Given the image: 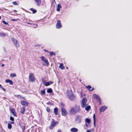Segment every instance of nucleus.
<instances>
[{"mask_svg":"<svg viewBox=\"0 0 132 132\" xmlns=\"http://www.w3.org/2000/svg\"><path fill=\"white\" fill-rule=\"evenodd\" d=\"M0 35L2 36H6V34L3 32H2L0 33Z\"/></svg>","mask_w":132,"mask_h":132,"instance_id":"nucleus-35","label":"nucleus"},{"mask_svg":"<svg viewBox=\"0 0 132 132\" xmlns=\"http://www.w3.org/2000/svg\"><path fill=\"white\" fill-rule=\"evenodd\" d=\"M52 92L53 90L51 88L48 89L47 90V92L48 93H51Z\"/></svg>","mask_w":132,"mask_h":132,"instance_id":"nucleus-27","label":"nucleus"},{"mask_svg":"<svg viewBox=\"0 0 132 132\" xmlns=\"http://www.w3.org/2000/svg\"><path fill=\"white\" fill-rule=\"evenodd\" d=\"M68 98L70 100H73L75 98V97L72 95H69Z\"/></svg>","mask_w":132,"mask_h":132,"instance_id":"nucleus-23","label":"nucleus"},{"mask_svg":"<svg viewBox=\"0 0 132 132\" xmlns=\"http://www.w3.org/2000/svg\"><path fill=\"white\" fill-rule=\"evenodd\" d=\"M35 1L37 5L38 6L40 5L42 2L41 0H35Z\"/></svg>","mask_w":132,"mask_h":132,"instance_id":"nucleus-17","label":"nucleus"},{"mask_svg":"<svg viewBox=\"0 0 132 132\" xmlns=\"http://www.w3.org/2000/svg\"><path fill=\"white\" fill-rule=\"evenodd\" d=\"M86 87L87 89L89 91L92 92L94 89V88H92L91 86H90L88 85L87 86H86Z\"/></svg>","mask_w":132,"mask_h":132,"instance_id":"nucleus-15","label":"nucleus"},{"mask_svg":"<svg viewBox=\"0 0 132 132\" xmlns=\"http://www.w3.org/2000/svg\"><path fill=\"white\" fill-rule=\"evenodd\" d=\"M40 93H41V95H45V89H44L43 90H40Z\"/></svg>","mask_w":132,"mask_h":132,"instance_id":"nucleus-24","label":"nucleus"},{"mask_svg":"<svg viewBox=\"0 0 132 132\" xmlns=\"http://www.w3.org/2000/svg\"><path fill=\"white\" fill-rule=\"evenodd\" d=\"M21 103L23 106L26 107L28 105L29 103L27 101H21Z\"/></svg>","mask_w":132,"mask_h":132,"instance_id":"nucleus-10","label":"nucleus"},{"mask_svg":"<svg viewBox=\"0 0 132 132\" xmlns=\"http://www.w3.org/2000/svg\"><path fill=\"white\" fill-rule=\"evenodd\" d=\"M10 119L11 120L13 121H14V119L13 117H10Z\"/></svg>","mask_w":132,"mask_h":132,"instance_id":"nucleus-37","label":"nucleus"},{"mask_svg":"<svg viewBox=\"0 0 132 132\" xmlns=\"http://www.w3.org/2000/svg\"><path fill=\"white\" fill-rule=\"evenodd\" d=\"M57 132H61V131L60 130H58Z\"/></svg>","mask_w":132,"mask_h":132,"instance_id":"nucleus-45","label":"nucleus"},{"mask_svg":"<svg viewBox=\"0 0 132 132\" xmlns=\"http://www.w3.org/2000/svg\"><path fill=\"white\" fill-rule=\"evenodd\" d=\"M85 121L86 122L89 123L90 122V120L89 119L86 118L85 119Z\"/></svg>","mask_w":132,"mask_h":132,"instance_id":"nucleus-32","label":"nucleus"},{"mask_svg":"<svg viewBox=\"0 0 132 132\" xmlns=\"http://www.w3.org/2000/svg\"><path fill=\"white\" fill-rule=\"evenodd\" d=\"M16 76V75L15 73H11L10 75V76L11 78H13Z\"/></svg>","mask_w":132,"mask_h":132,"instance_id":"nucleus-31","label":"nucleus"},{"mask_svg":"<svg viewBox=\"0 0 132 132\" xmlns=\"http://www.w3.org/2000/svg\"><path fill=\"white\" fill-rule=\"evenodd\" d=\"M12 40L14 43L15 46L16 47H18L19 46V45L17 40H15V39L13 38L12 39Z\"/></svg>","mask_w":132,"mask_h":132,"instance_id":"nucleus-11","label":"nucleus"},{"mask_svg":"<svg viewBox=\"0 0 132 132\" xmlns=\"http://www.w3.org/2000/svg\"><path fill=\"white\" fill-rule=\"evenodd\" d=\"M11 20L12 21H16L17 20L15 19H11Z\"/></svg>","mask_w":132,"mask_h":132,"instance_id":"nucleus-44","label":"nucleus"},{"mask_svg":"<svg viewBox=\"0 0 132 132\" xmlns=\"http://www.w3.org/2000/svg\"><path fill=\"white\" fill-rule=\"evenodd\" d=\"M46 110L48 112H49L50 111V109L48 107H47Z\"/></svg>","mask_w":132,"mask_h":132,"instance_id":"nucleus-39","label":"nucleus"},{"mask_svg":"<svg viewBox=\"0 0 132 132\" xmlns=\"http://www.w3.org/2000/svg\"><path fill=\"white\" fill-rule=\"evenodd\" d=\"M93 118L94 119V125H95V120H96V119H95V114H93Z\"/></svg>","mask_w":132,"mask_h":132,"instance_id":"nucleus-29","label":"nucleus"},{"mask_svg":"<svg viewBox=\"0 0 132 132\" xmlns=\"http://www.w3.org/2000/svg\"><path fill=\"white\" fill-rule=\"evenodd\" d=\"M17 11L16 10H14V12H17Z\"/></svg>","mask_w":132,"mask_h":132,"instance_id":"nucleus-47","label":"nucleus"},{"mask_svg":"<svg viewBox=\"0 0 132 132\" xmlns=\"http://www.w3.org/2000/svg\"><path fill=\"white\" fill-rule=\"evenodd\" d=\"M59 67L61 69L63 70L65 69V67L63 65V64L62 63L60 64V65Z\"/></svg>","mask_w":132,"mask_h":132,"instance_id":"nucleus-22","label":"nucleus"},{"mask_svg":"<svg viewBox=\"0 0 132 132\" xmlns=\"http://www.w3.org/2000/svg\"><path fill=\"white\" fill-rule=\"evenodd\" d=\"M30 10L33 13H35L37 12V11L36 10L34 9L33 8H31Z\"/></svg>","mask_w":132,"mask_h":132,"instance_id":"nucleus-25","label":"nucleus"},{"mask_svg":"<svg viewBox=\"0 0 132 132\" xmlns=\"http://www.w3.org/2000/svg\"><path fill=\"white\" fill-rule=\"evenodd\" d=\"M58 121H55L54 119H53L51 121V125L49 127V128L50 129H53L54 127L56 126V125H58Z\"/></svg>","mask_w":132,"mask_h":132,"instance_id":"nucleus-2","label":"nucleus"},{"mask_svg":"<svg viewBox=\"0 0 132 132\" xmlns=\"http://www.w3.org/2000/svg\"><path fill=\"white\" fill-rule=\"evenodd\" d=\"M5 81L6 83H9L10 85H12L13 84V81L10 79H7Z\"/></svg>","mask_w":132,"mask_h":132,"instance_id":"nucleus-21","label":"nucleus"},{"mask_svg":"<svg viewBox=\"0 0 132 132\" xmlns=\"http://www.w3.org/2000/svg\"><path fill=\"white\" fill-rule=\"evenodd\" d=\"M107 108V107L105 106H102L100 108L99 110L100 113L103 112Z\"/></svg>","mask_w":132,"mask_h":132,"instance_id":"nucleus-12","label":"nucleus"},{"mask_svg":"<svg viewBox=\"0 0 132 132\" xmlns=\"http://www.w3.org/2000/svg\"><path fill=\"white\" fill-rule=\"evenodd\" d=\"M3 22L5 25L9 24L8 23H7L5 21H3Z\"/></svg>","mask_w":132,"mask_h":132,"instance_id":"nucleus-40","label":"nucleus"},{"mask_svg":"<svg viewBox=\"0 0 132 132\" xmlns=\"http://www.w3.org/2000/svg\"><path fill=\"white\" fill-rule=\"evenodd\" d=\"M27 24H32L29 23H27ZM33 25L34 26H35V27H34L35 28H36L37 26V25L36 24H33Z\"/></svg>","mask_w":132,"mask_h":132,"instance_id":"nucleus-34","label":"nucleus"},{"mask_svg":"<svg viewBox=\"0 0 132 132\" xmlns=\"http://www.w3.org/2000/svg\"><path fill=\"white\" fill-rule=\"evenodd\" d=\"M4 66V64H2V65H1V67H3Z\"/></svg>","mask_w":132,"mask_h":132,"instance_id":"nucleus-46","label":"nucleus"},{"mask_svg":"<svg viewBox=\"0 0 132 132\" xmlns=\"http://www.w3.org/2000/svg\"><path fill=\"white\" fill-rule=\"evenodd\" d=\"M8 128L9 129H11L12 128V126L10 123H9L7 125Z\"/></svg>","mask_w":132,"mask_h":132,"instance_id":"nucleus-30","label":"nucleus"},{"mask_svg":"<svg viewBox=\"0 0 132 132\" xmlns=\"http://www.w3.org/2000/svg\"><path fill=\"white\" fill-rule=\"evenodd\" d=\"M80 111V106L76 105L70 109L69 111V113L71 115H75L77 113H79Z\"/></svg>","mask_w":132,"mask_h":132,"instance_id":"nucleus-1","label":"nucleus"},{"mask_svg":"<svg viewBox=\"0 0 132 132\" xmlns=\"http://www.w3.org/2000/svg\"><path fill=\"white\" fill-rule=\"evenodd\" d=\"M77 1H78V0H77Z\"/></svg>","mask_w":132,"mask_h":132,"instance_id":"nucleus-49","label":"nucleus"},{"mask_svg":"<svg viewBox=\"0 0 132 132\" xmlns=\"http://www.w3.org/2000/svg\"><path fill=\"white\" fill-rule=\"evenodd\" d=\"M86 131L87 132H92L90 130H87Z\"/></svg>","mask_w":132,"mask_h":132,"instance_id":"nucleus-43","label":"nucleus"},{"mask_svg":"<svg viewBox=\"0 0 132 132\" xmlns=\"http://www.w3.org/2000/svg\"><path fill=\"white\" fill-rule=\"evenodd\" d=\"M52 84H53V82L52 81H50L48 82H46L45 83H44V84L46 86H47L51 85Z\"/></svg>","mask_w":132,"mask_h":132,"instance_id":"nucleus-18","label":"nucleus"},{"mask_svg":"<svg viewBox=\"0 0 132 132\" xmlns=\"http://www.w3.org/2000/svg\"><path fill=\"white\" fill-rule=\"evenodd\" d=\"M25 108L24 107H22L20 109V113L22 114H24L25 111Z\"/></svg>","mask_w":132,"mask_h":132,"instance_id":"nucleus-14","label":"nucleus"},{"mask_svg":"<svg viewBox=\"0 0 132 132\" xmlns=\"http://www.w3.org/2000/svg\"><path fill=\"white\" fill-rule=\"evenodd\" d=\"M85 107V110L87 111H88L91 109V106L90 105H88Z\"/></svg>","mask_w":132,"mask_h":132,"instance_id":"nucleus-26","label":"nucleus"},{"mask_svg":"<svg viewBox=\"0 0 132 132\" xmlns=\"http://www.w3.org/2000/svg\"><path fill=\"white\" fill-rule=\"evenodd\" d=\"M61 8L62 6L61 4H58L56 7V11L58 12H59L60 11V9Z\"/></svg>","mask_w":132,"mask_h":132,"instance_id":"nucleus-19","label":"nucleus"},{"mask_svg":"<svg viewBox=\"0 0 132 132\" xmlns=\"http://www.w3.org/2000/svg\"><path fill=\"white\" fill-rule=\"evenodd\" d=\"M42 61H43L46 64V65L48 66L49 65V63L47 60L46 59L45 57L43 56H41L40 57Z\"/></svg>","mask_w":132,"mask_h":132,"instance_id":"nucleus-7","label":"nucleus"},{"mask_svg":"<svg viewBox=\"0 0 132 132\" xmlns=\"http://www.w3.org/2000/svg\"><path fill=\"white\" fill-rule=\"evenodd\" d=\"M13 4L15 5H18V4L17 2L16 1L13 2H12Z\"/></svg>","mask_w":132,"mask_h":132,"instance_id":"nucleus-36","label":"nucleus"},{"mask_svg":"<svg viewBox=\"0 0 132 132\" xmlns=\"http://www.w3.org/2000/svg\"><path fill=\"white\" fill-rule=\"evenodd\" d=\"M78 129L76 128H72L70 129V131L72 132H77Z\"/></svg>","mask_w":132,"mask_h":132,"instance_id":"nucleus-20","label":"nucleus"},{"mask_svg":"<svg viewBox=\"0 0 132 132\" xmlns=\"http://www.w3.org/2000/svg\"><path fill=\"white\" fill-rule=\"evenodd\" d=\"M15 96L16 97H19V98H23V99H24V100H26V98L24 97H22L21 96V95H15Z\"/></svg>","mask_w":132,"mask_h":132,"instance_id":"nucleus-28","label":"nucleus"},{"mask_svg":"<svg viewBox=\"0 0 132 132\" xmlns=\"http://www.w3.org/2000/svg\"><path fill=\"white\" fill-rule=\"evenodd\" d=\"M49 53H50V55L51 56H52L53 55H55V53L53 52H49Z\"/></svg>","mask_w":132,"mask_h":132,"instance_id":"nucleus-33","label":"nucleus"},{"mask_svg":"<svg viewBox=\"0 0 132 132\" xmlns=\"http://www.w3.org/2000/svg\"><path fill=\"white\" fill-rule=\"evenodd\" d=\"M62 115L64 116L65 117L68 114L67 111L64 108L62 107L61 108Z\"/></svg>","mask_w":132,"mask_h":132,"instance_id":"nucleus-6","label":"nucleus"},{"mask_svg":"<svg viewBox=\"0 0 132 132\" xmlns=\"http://www.w3.org/2000/svg\"><path fill=\"white\" fill-rule=\"evenodd\" d=\"M1 88L3 90L5 91V88H3V87H2Z\"/></svg>","mask_w":132,"mask_h":132,"instance_id":"nucleus-41","label":"nucleus"},{"mask_svg":"<svg viewBox=\"0 0 132 132\" xmlns=\"http://www.w3.org/2000/svg\"><path fill=\"white\" fill-rule=\"evenodd\" d=\"M59 109L57 107L55 108L54 109V112L55 115H56L58 113Z\"/></svg>","mask_w":132,"mask_h":132,"instance_id":"nucleus-16","label":"nucleus"},{"mask_svg":"<svg viewBox=\"0 0 132 132\" xmlns=\"http://www.w3.org/2000/svg\"><path fill=\"white\" fill-rule=\"evenodd\" d=\"M10 123L11 124H14V121H12L10 122Z\"/></svg>","mask_w":132,"mask_h":132,"instance_id":"nucleus-42","label":"nucleus"},{"mask_svg":"<svg viewBox=\"0 0 132 132\" xmlns=\"http://www.w3.org/2000/svg\"><path fill=\"white\" fill-rule=\"evenodd\" d=\"M61 104L62 106L63 107H62L64 108L65 106V104L64 103H63V102H61Z\"/></svg>","mask_w":132,"mask_h":132,"instance_id":"nucleus-38","label":"nucleus"},{"mask_svg":"<svg viewBox=\"0 0 132 132\" xmlns=\"http://www.w3.org/2000/svg\"><path fill=\"white\" fill-rule=\"evenodd\" d=\"M2 87V85H1V84H0V87L1 88Z\"/></svg>","mask_w":132,"mask_h":132,"instance_id":"nucleus-48","label":"nucleus"},{"mask_svg":"<svg viewBox=\"0 0 132 132\" xmlns=\"http://www.w3.org/2000/svg\"><path fill=\"white\" fill-rule=\"evenodd\" d=\"M36 79L35 77L34 74L32 73H29V80L30 82H34Z\"/></svg>","mask_w":132,"mask_h":132,"instance_id":"nucleus-3","label":"nucleus"},{"mask_svg":"<svg viewBox=\"0 0 132 132\" xmlns=\"http://www.w3.org/2000/svg\"><path fill=\"white\" fill-rule=\"evenodd\" d=\"M62 27V25L60 20H58L56 25V27L57 29H60Z\"/></svg>","mask_w":132,"mask_h":132,"instance_id":"nucleus-8","label":"nucleus"},{"mask_svg":"<svg viewBox=\"0 0 132 132\" xmlns=\"http://www.w3.org/2000/svg\"><path fill=\"white\" fill-rule=\"evenodd\" d=\"M87 102V100L86 98H84L82 99L81 103V106L82 108H84L87 105L86 104Z\"/></svg>","mask_w":132,"mask_h":132,"instance_id":"nucleus-4","label":"nucleus"},{"mask_svg":"<svg viewBox=\"0 0 132 132\" xmlns=\"http://www.w3.org/2000/svg\"><path fill=\"white\" fill-rule=\"evenodd\" d=\"M10 112L13 114V116L15 117H17V115L16 114L15 110L14 108L10 109Z\"/></svg>","mask_w":132,"mask_h":132,"instance_id":"nucleus-9","label":"nucleus"},{"mask_svg":"<svg viewBox=\"0 0 132 132\" xmlns=\"http://www.w3.org/2000/svg\"><path fill=\"white\" fill-rule=\"evenodd\" d=\"M75 121L78 123H80L81 122V116L79 115H77Z\"/></svg>","mask_w":132,"mask_h":132,"instance_id":"nucleus-13","label":"nucleus"},{"mask_svg":"<svg viewBox=\"0 0 132 132\" xmlns=\"http://www.w3.org/2000/svg\"><path fill=\"white\" fill-rule=\"evenodd\" d=\"M93 97L94 98L96 99L97 101L99 102V105H101L102 104L101 99L100 97L98 95L94 94H93Z\"/></svg>","mask_w":132,"mask_h":132,"instance_id":"nucleus-5","label":"nucleus"}]
</instances>
